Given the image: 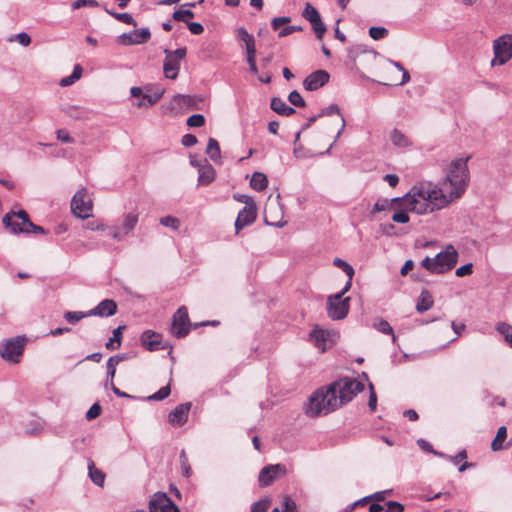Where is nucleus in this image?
<instances>
[{"instance_id": "obj_1", "label": "nucleus", "mask_w": 512, "mask_h": 512, "mask_svg": "<svg viewBox=\"0 0 512 512\" xmlns=\"http://www.w3.org/2000/svg\"><path fill=\"white\" fill-rule=\"evenodd\" d=\"M461 194H403L391 200H378L372 208V213L392 211L396 206L406 205L412 212L424 214L445 207L448 203L460 197Z\"/></svg>"}, {"instance_id": "obj_2", "label": "nucleus", "mask_w": 512, "mask_h": 512, "mask_svg": "<svg viewBox=\"0 0 512 512\" xmlns=\"http://www.w3.org/2000/svg\"><path fill=\"white\" fill-rule=\"evenodd\" d=\"M339 408L335 391L329 386L316 390L305 405V413L309 417L326 415Z\"/></svg>"}, {"instance_id": "obj_3", "label": "nucleus", "mask_w": 512, "mask_h": 512, "mask_svg": "<svg viewBox=\"0 0 512 512\" xmlns=\"http://www.w3.org/2000/svg\"><path fill=\"white\" fill-rule=\"evenodd\" d=\"M458 252L451 244L439 252L435 257H425L421 265L429 272L434 274H443L455 267L458 261Z\"/></svg>"}, {"instance_id": "obj_4", "label": "nucleus", "mask_w": 512, "mask_h": 512, "mask_svg": "<svg viewBox=\"0 0 512 512\" xmlns=\"http://www.w3.org/2000/svg\"><path fill=\"white\" fill-rule=\"evenodd\" d=\"M330 387L335 391V396H337V400L339 401V407L350 402L364 389L363 383L350 377L341 378L330 384Z\"/></svg>"}, {"instance_id": "obj_5", "label": "nucleus", "mask_w": 512, "mask_h": 512, "mask_svg": "<svg viewBox=\"0 0 512 512\" xmlns=\"http://www.w3.org/2000/svg\"><path fill=\"white\" fill-rule=\"evenodd\" d=\"M466 159H456L451 162L447 173V181L451 185L450 192H464L467 188L469 172Z\"/></svg>"}, {"instance_id": "obj_6", "label": "nucleus", "mask_w": 512, "mask_h": 512, "mask_svg": "<svg viewBox=\"0 0 512 512\" xmlns=\"http://www.w3.org/2000/svg\"><path fill=\"white\" fill-rule=\"evenodd\" d=\"M350 290V282H346L344 287L334 295L327 298V314L333 320L344 319L349 312L350 297L343 296Z\"/></svg>"}, {"instance_id": "obj_7", "label": "nucleus", "mask_w": 512, "mask_h": 512, "mask_svg": "<svg viewBox=\"0 0 512 512\" xmlns=\"http://www.w3.org/2000/svg\"><path fill=\"white\" fill-rule=\"evenodd\" d=\"M234 199L244 203L245 206L238 213L235 229L238 233L244 227L252 224L257 217V207L254 199L248 194H234Z\"/></svg>"}, {"instance_id": "obj_8", "label": "nucleus", "mask_w": 512, "mask_h": 512, "mask_svg": "<svg viewBox=\"0 0 512 512\" xmlns=\"http://www.w3.org/2000/svg\"><path fill=\"white\" fill-rule=\"evenodd\" d=\"M25 336H17L0 344V356L7 362L17 364L24 351Z\"/></svg>"}, {"instance_id": "obj_9", "label": "nucleus", "mask_w": 512, "mask_h": 512, "mask_svg": "<svg viewBox=\"0 0 512 512\" xmlns=\"http://www.w3.org/2000/svg\"><path fill=\"white\" fill-rule=\"evenodd\" d=\"M494 58L491 65H504L512 58V34H504L493 41Z\"/></svg>"}, {"instance_id": "obj_10", "label": "nucleus", "mask_w": 512, "mask_h": 512, "mask_svg": "<svg viewBox=\"0 0 512 512\" xmlns=\"http://www.w3.org/2000/svg\"><path fill=\"white\" fill-rule=\"evenodd\" d=\"M165 59L163 63V71L164 75L168 79H176L180 70V62L183 60L187 54V49L185 47L178 48L174 51L169 49L164 50Z\"/></svg>"}, {"instance_id": "obj_11", "label": "nucleus", "mask_w": 512, "mask_h": 512, "mask_svg": "<svg viewBox=\"0 0 512 512\" xmlns=\"http://www.w3.org/2000/svg\"><path fill=\"white\" fill-rule=\"evenodd\" d=\"M3 224L7 228H10L11 232L15 234L20 232L29 233L27 226H33V223L29 220L28 214L24 210L7 213L3 218Z\"/></svg>"}, {"instance_id": "obj_12", "label": "nucleus", "mask_w": 512, "mask_h": 512, "mask_svg": "<svg viewBox=\"0 0 512 512\" xmlns=\"http://www.w3.org/2000/svg\"><path fill=\"white\" fill-rule=\"evenodd\" d=\"M71 211L74 216L87 219L93 215V200L90 194H74L71 200Z\"/></svg>"}, {"instance_id": "obj_13", "label": "nucleus", "mask_w": 512, "mask_h": 512, "mask_svg": "<svg viewBox=\"0 0 512 512\" xmlns=\"http://www.w3.org/2000/svg\"><path fill=\"white\" fill-rule=\"evenodd\" d=\"M190 331L188 311L185 306L180 307L173 316L171 333L177 338L185 337Z\"/></svg>"}, {"instance_id": "obj_14", "label": "nucleus", "mask_w": 512, "mask_h": 512, "mask_svg": "<svg viewBox=\"0 0 512 512\" xmlns=\"http://www.w3.org/2000/svg\"><path fill=\"white\" fill-rule=\"evenodd\" d=\"M150 512H180L170 498L162 492L153 495L149 502Z\"/></svg>"}, {"instance_id": "obj_15", "label": "nucleus", "mask_w": 512, "mask_h": 512, "mask_svg": "<svg viewBox=\"0 0 512 512\" xmlns=\"http://www.w3.org/2000/svg\"><path fill=\"white\" fill-rule=\"evenodd\" d=\"M286 468L282 464L268 465L261 469L258 481L261 486H269L275 479L284 475Z\"/></svg>"}, {"instance_id": "obj_16", "label": "nucleus", "mask_w": 512, "mask_h": 512, "mask_svg": "<svg viewBox=\"0 0 512 512\" xmlns=\"http://www.w3.org/2000/svg\"><path fill=\"white\" fill-rule=\"evenodd\" d=\"M150 37L151 33L148 28H140L129 33H123L118 39L121 44L136 45L146 43Z\"/></svg>"}, {"instance_id": "obj_17", "label": "nucleus", "mask_w": 512, "mask_h": 512, "mask_svg": "<svg viewBox=\"0 0 512 512\" xmlns=\"http://www.w3.org/2000/svg\"><path fill=\"white\" fill-rule=\"evenodd\" d=\"M141 344L149 351L164 350L167 345L163 343L162 336L152 330H146L141 334Z\"/></svg>"}, {"instance_id": "obj_18", "label": "nucleus", "mask_w": 512, "mask_h": 512, "mask_svg": "<svg viewBox=\"0 0 512 512\" xmlns=\"http://www.w3.org/2000/svg\"><path fill=\"white\" fill-rule=\"evenodd\" d=\"M330 75L325 70H317L308 75L303 81V86L307 91H315L324 86L329 81Z\"/></svg>"}, {"instance_id": "obj_19", "label": "nucleus", "mask_w": 512, "mask_h": 512, "mask_svg": "<svg viewBox=\"0 0 512 512\" xmlns=\"http://www.w3.org/2000/svg\"><path fill=\"white\" fill-rule=\"evenodd\" d=\"M191 408V403H182L175 407L174 410H172L169 413L168 420L169 423L172 426L180 427L184 425L188 420V414Z\"/></svg>"}, {"instance_id": "obj_20", "label": "nucleus", "mask_w": 512, "mask_h": 512, "mask_svg": "<svg viewBox=\"0 0 512 512\" xmlns=\"http://www.w3.org/2000/svg\"><path fill=\"white\" fill-rule=\"evenodd\" d=\"M117 305L111 299L101 301L96 307L88 311L90 316L109 317L116 313Z\"/></svg>"}, {"instance_id": "obj_21", "label": "nucleus", "mask_w": 512, "mask_h": 512, "mask_svg": "<svg viewBox=\"0 0 512 512\" xmlns=\"http://www.w3.org/2000/svg\"><path fill=\"white\" fill-rule=\"evenodd\" d=\"M237 37L240 41L244 42L247 57H255L256 47L253 35L249 34L244 27H240L237 29Z\"/></svg>"}, {"instance_id": "obj_22", "label": "nucleus", "mask_w": 512, "mask_h": 512, "mask_svg": "<svg viewBox=\"0 0 512 512\" xmlns=\"http://www.w3.org/2000/svg\"><path fill=\"white\" fill-rule=\"evenodd\" d=\"M198 184L201 186L210 184L215 179V169L206 159L203 160V165L198 171Z\"/></svg>"}, {"instance_id": "obj_23", "label": "nucleus", "mask_w": 512, "mask_h": 512, "mask_svg": "<svg viewBox=\"0 0 512 512\" xmlns=\"http://www.w3.org/2000/svg\"><path fill=\"white\" fill-rule=\"evenodd\" d=\"M330 333L324 329H314L310 333V339L321 351H325L326 342L329 340Z\"/></svg>"}, {"instance_id": "obj_24", "label": "nucleus", "mask_w": 512, "mask_h": 512, "mask_svg": "<svg viewBox=\"0 0 512 512\" xmlns=\"http://www.w3.org/2000/svg\"><path fill=\"white\" fill-rule=\"evenodd\" d=\"M270 106L274 112L282 116H290L296 112L293 107L288 106L286 102L279 97L272 98Z\"/></svg>"}, {"instance_id": "obj_25", "label": "nucleus", "mask_w": 512, "mask_h": 512, "mask_svg": "<svg viewBox=\"0 0 512 512\" xmlns=\"http://www.w3.org/2000/svg\"><path fill=\"white\" fill-rule=\"evenodd\" d=\"M433 298L429 291L423 290L420 293V296L418 298L417 304H416V310L419 313H423L427 310H429L433 306Z\"/></svg>"}, {"instance_id": "obj_26", "label": "nucleus", "mask_w": 512, "mask_h": 512, "mask_svg": "<svg viewBox=\"0 0 512 512\" xmlns=\"http://www.w3.org/2000/svg\"><path fill=\"white\" fill-rule=\"evenodd\" d=\"M88 475L91 481L97 486H103L105 481V474L98 468L92 460L88 461Z\"/></svg>"}, {"instance_id": "obj_27", "label": "nucleus", "mask_w": 512, "mask_h": 512, "mask_svg": "<svg viewBox=\"0 0 512 512\" xmlns=\"http://www.w3.org/2000/svg\"><path fill=\"white\" fill-rule=\"evenodd\" d=\"M206 153L210 157V159L215 163H220L221 160V150L219 143L214 138H209Z\"/></svg>"}, {"instance_id": "obj_28", "label": "nucleus", "mask_w": 512, "mask_h": 512, "mask_svg": "<svg viewBox=\"0 0 512 512\" xmlns=\"http://www.w3.org/2000/svg\"><path fill=\"white\" fill-rule=\"evenodd\" d=\"M268 185L267 176L261 172H255L252 174L250 179V187L256 191H262L266 189Z\"/></svg>"}, {"instance_id": "obj_29", "label": "nucleus", "mask_w": 512, "mask_h": 512, "mask_svg": "<svg viewBox=\"0 0 512 512\" xmlns=\"http://www.w3.org/2000/svg\"><path fill=\"white\" fill-rule=\"evenodd\" d=\"M127 357L125 355H115V356H112L108 359L107 363H106V368H107V378L112 381L115 377V374H116V366L124 361Z\"/></svg>"}, {"instance_id": "obj_30", "label": "nucleus", "mask_w": 512, "mask_h": 512, "mask_svg": "<svg viewBox=\"0 0 512 512\" xmlns=\"http://www.w3.org/2000/svg\"><path fill=\"white\" fill-rule=\"evenodd\" d=\"M496 331L503 336L506 344L512 348V326L505 322H499L495 327Z\"/></svg>"}, {"instance_id": "obj_31", "label": "nucleus", "mask_w": 512, "mask_h": 512, "mask_svg": "<svg viewBox=\"0 0 512 512\" xmlns=\"http://www.w3.org/2000/svg\"><path fill=\"white\" fill-rule=\"evenodd\" d=\"M390 140L396 147L405 148L410 146V140L398 129H394L390 134Z\"/></svg>"}, {"instance_id": "obj_32", "label": "nucleus", "mask_w": 512, "mask_h": 512, "mask_svg": "<svg viewBox=\"0 0 512 512\" xmlns=\"http://www.w3.org/2000/svg\"><path fill=\"white\" fill-rule=\"evenodd\" d=\"M332 114H338L341 116V128L340 130L338 131L337 135H336V139L340 137L341 133L344 131L345 129V119L343 117V115L341 114L340 112V108L338 107V105L336 104H331L329 105L328 107H325L324 109H322V111L318 114V116L322 117V116H325V115H332Z\"/></svg>"}, {"instance_id": "obj_33", "label": "nucleus", "mask_w": 512, "mask_h": 512, "mask_svg": "<svg viewBox=\"0 0 512 512\" xmlns=\"http://www.w3.org/2000/svg\"><path fill=\"white\" fill-rule=\"evenodd\" d=\"M394 213L392 215V220L397 223H407L409 222V216L408 211H411L409 209V206L402 205V206H396L395 209H393Z\"/></svg>"}, {"instance_id": "obj_34", "label": "nucleus", "mask_w": 512, "mask_h": 512, "mask_svg": "<svg viewBox=\"0 0 512 512\" xmlns=\"http://www.w3.org/2000/svg\"><path fill=\"white\" fill-rule=\"evenodd\" d=\"M164 90H156L152 94H144L143 99L146 100V103L143 101H138L136 103V106L138 108L144 107V106H152L156 104L163 96Z\"/></svg>"}, {"instance_id": "obj_35", "label": "nucleus", "mask_w": 512, "mask_h": 512, "mask_svg": "<svg viewBox=\"0 0 512 512\" xmlns=\"http://www.w3.org/2000/svg\"><path fill=\"white\" fill-rule=\"evenodd\" d=\"M507 437V429L505 426L499 427L497 434L494 440L491 443V448L493 451H500L504 448L503 442Z\"/></svg>"}, {"instance_id": "obj_36", "label": "nucleus", "mask_w": 512, "mask_h": 512, "mask_svg": "<svg viewBox=\"0 0 512 512\" xmlns=\"http://www.w3.org/2000/svg\"><path fill=\"white\" fill-rule=\"evenodd\" d=\"M82 72H83V69H82L81 65L76 64L74 66L72 74L67 76V77H64V78H62L60 80V85L62 87H66V86L72 85L75 81L80 79V77L82 75Z\"/></svg>"}, {"instance_id": "obj_37", "label": "nucleus", "mask_w": 512, "mask_h": 512, "mask_svg": "<svg viewBox=\"0 0 512 512\" xmlns=\"http://www.w3.org/2000/svg\"><path fill=\"white\" fill-rule=\"evenodd\" d=\"M122 329H124V326H119L113 330V337H111L105 345L108 350H115L120 347L122 340Z\"/></svg>"}, {"instance_id": "obj_38", "label": "nucleus", "mask_w": 512, "mask_h": 512, "mask_svg": "<svg viewBox=\"0 0 512 512\" xmlns=\"http://www.w3.org/2000/svg\"><path fill=\"white\" fill-rule=\"evenodd\" d=\"M138 222V215L134 213H128L126 214L122 226L120 227L122 230H124V234L130 233L134 227L136 226Z\"/></svg>"}, {"instance_id": "obj_39", "label": "nucleus", "mask_w": 512, "mask_h": 512, "mask_svg": "<svg viewBox=\"0 0 512 512\" xmlns=\"http://www.w3.org/2000/svg\"><path fill=\"white\" fill-rule=\"evenodd\" d=\"M374 328L379 332L392 336L393 343L396 342V336L393 332L391 325L384 319H380L373 324Z\"/></svg>"}, {"instance_id": "obj_40", "label": "nucleus", "mask_w": 512, "mask_h": 512, "mask_svg": "<svg viewBox=\"0 0 512 512\" xmlns=\"http://www.w3.org/2000/svg\"><path fill=\"white\" fill-rule=\"evenodd\" d=\"M333 264L335 266H337L338 268L342 269L343 272L348 276V280L347 282H350V286L352 285V279H353V276H354V269L353 267L347 263L346 261L340 259V258H335L334 261H333Z\"/></svg>"}, {"instance_id": "obj_41", "label": "nucleus", "mask_w": 512, "mask_h": 512, "mask_svg": "<svg viewBox=\"0 0 512 512\" xmlns=\"http://www.w3.org/2000/svg\"><path fill=\"white\" fill-rule=\"evenodd\" d=\"M409 192H443L442 188L438 187L437 184L421 182L418 185H414Z\"/></svg>"}, {"instance_id": "obj_42", "label": "nucleus", "mask_w": 512, "mask_h": 512, "mask_svg": "<svg viewBox=\"0 0 512 512\" xmlns=\"http://www.w3.org/2000/svg\"><path fill=\"white\" fill-rule=\"evenodd\" d=\"M194 17V12L191 9H180L173 13L172 18L175 21L188 23L189 19Z\"/></svg>"}, {"instance_id": "obj_43", "label": "nucleus", "mask_w": 512, "mask_h": 512, "mask_svg": "<svg viewBox=\"0 0 512 512\" xmlns=\"http://www.w3.org/2000/svg\"><path fill=\"white\" fill-rule=\"evenodd\" d=\"M302 17L305 18L307 21H315L316 19L320 18V14L318 10L311 5L310 3H306L304 10L302 11Z\"/></svg>"}, {"instance_id": "obj_44", "label": "nucleus", "mask_w": 512, "mask_h": 512, "mask_svg": "<svg viewBox=\"0 0 512 512\" xmlns=\"http://www.w3.org/2000/svg\"><path fill=\"white\" fill-rule=\"evenodd\" d=\"M312 25V29L317 37V39L321 40L327 30L325 24L323 23L321 17L316 19L315 21L310 22Z\"/></svg>"}, {"instance_id": "obj_45", "label": "nucleus", "mask_w": 512, "mask_h": 512, "mask_svg": "<svg viewBox=\"0 0 512 512\" xmlns=\"http://www.w3.org/2000/svg\"><path fill=\"white\" fill-rule=\"evenodd\" d=\"M107 13H109L111 16H113L115 19H117L120 22H123L128 25L136 26V22L133 19L132 15L129 13H117L110 10H106Z\"/></svg>"}, {"instance_id": "obj_46", "label": "nucleus", "mask_w": 512, "mask_h": 512, "mask_svg": "<svg viewBox=\"0 0 512 512\" xmlns=\"http://www.w3.org/2000/svg\"><path fill=\"white\" fill-rule=\"evenodd\" d=\"M89 316L90 315H88V312L84 313V312H76V311H67L64 314L65 320L71 324H75L78 321H80L81 319H83L85 317H89Z\"/></svg>"}, {"instance_id": "obj_47", "label": "nucleus", "mask_w": 512, "mask_h": 512, "mask_svg": "<svg viewBox=\"0 0 512 512\" xmlns=\"http://www.w3.org/2000/svg\"><path fill=\"white\" fill-rule=\"evenodd\" d=\"M160 224L169 227L173 230H178L180 227V220L174 216H164L160 218Z\"/></svg>"}, {"instance_id": "obj_48", "label": "nucleus", "mask_w": 512, "mask_h": 512, "mask_svg": "<svg viewBox=\"0 0 512 512\" xmlns=\"http://www.w3.org/2000/svg\"><path fill=\"white\" fill-rule=\"evenodd\" d=\"M171 389L169 385L161 387L156 393L147 397L150 401H160L170 395Z\"/></svg>"}, {"instance_id": "obj_49", "label": "nucleus", "mask_w": 512, "mask_h": 512, "mask_svg": "<svg viewBox=\"0 0 512 512\" xmlns=\"http://www.w3.org/2000/svg\"><path fill=\"white\" fill-rule=\"evenodd\" d=\"M288 100L292 105L296 107H304L306 105L305 100L297 90H293L289 93Z\"/></svg>"}, {"instance_id": "obj_50", "label": "nucleus", "mask_w": 512, "mask_h": 512, "mask_svg": "<svg viewBox=\"0 0 512 512\" xmlns=\"http://www.w3.org/2000/svg\"><path fill=\"white\" fill-rule=\"evenodd\" d=\"M388 30L384 27H371L369 29V36L374 40H380L386 37Z\"/></svg>"}, {"instance_id": "obj_51", "label": "nucleus", "mask_w": 512, "mask_h": 512, "mask_svg": "<svg viewBox=\"0 0 512 512\" xmlns=\"http://www.w3.org/2000/svg\"><path fill=\"white\" fill-rule=\"evenodd\" d=\"M180 464H181V469H182V474L185 476V477H190L191 475V467L189 465V462H188V458L186 456V453L184 450H182L180 452Z\"/></svg>"}, {"instance_id": "obj_52", "label": "nucleus", "mask_w": 512, "mask_h": 512, "mask_svg": "<svg viewBox=\"0 0 512 512\" xmlns=\"http://www.w3.org/2000/svg\"><path fill=\"white\" fill-rule=\"evenodd\" d=\"M189 127H202L205 124V118L202 114H193L187 119Z\"/></svg>"}, {"instance_id": "obj_53", "label": "nucleus", "mask_w": 512, "mask_h": 512, "mask_svg": "<svg viewBox=\"0 0 512 512\" xmlns=\"http://www.w3.org/2000/svg\"><path fill=\"white\" fill-rule=\"evenodd\" d=\"M189 102H190V97L189 96L177 94V95H175L172 98V101H171L172 107H171V109H174L176 107L181 108V107L187 105Z\"/></svg>"}, {"instance_id": "obj_54", "label": "nucleus", "mask_w": 512, "mask_h": 512, "mask_svg": "<svg viewBox=\"0 0 512 512\" xmlns=\"http://www.w3.org/2000/svg\"><path fill=\"white\" fill-rule=\"evenodd\" d=\"M291 21L290 17L283 16V17H275L271 21V26L273 30L277 31L280 29L281 26L288 24Z\"/></svg>"}, {"instance_id": "obj_55", "label": "nucleus", "mask_w": 512, "mask_h": 512, "mask_svg": "<svg viewBox=\"0 0 512 512\" xmlns=\"http://www.w3.org/2000/svg\"><path fill=\"white\" fill-rule=\"evenodd\" d=\"M473 273V264L467 263L456 269L455 274L457 277H464Z\"/></svg>"}, {"instance_id": "obj_56", "label": "nucleus", "mask_w": 512, "mask_h": 512, "mask_svg": "<svg viewBox=\"0 0 512 512\" xmlns=\"http://www.w3.org/2000/svg\"><path fill=\"white\" fill-rule=\"evenodd\" d=\"M101 414V406L98 403H94L86 413L88 420H93Z\"/></svg>"}, {"instance_id": "obj_57", "label": "nucleus", "mask_w": 512, "mask_h": 512, "mask_svg": "<svg viewBox=\"0 0 512 512\" xmlns=\"http://www.w3.org/2000/svg\"><path fill=\"white\" fill-rule=\"evenodd\" d=\"M417 444H418V446H419L423 451H426V452H429V453H433L434 455H437V456H442V454H441V453L436 452V451L433 449L432 445H431L429 442H427L426 440H424V439H418V440H417Z\"/></svg>"}, {"instance_id": "obj_58", "label": "nucleus", "mask_w": 512, "mask_h": 512, "mask_svg": "<svg viewBox=\"0 0 512 512\" xmlns=\"http://www.w3.org/2000/svg\"><path fill=\"white\" fill-rule=\"evenodd\" d=\"M269 507V500H260L251 507V512H266Z\"/></svg>"}, {"instance_id": "obj_59", "label": "nucleus", "mask_w": 512, "mask_h": 512, "mask_svg": "<svg viewBox=\"0 0 512 512\" xmlns=\"http://www.w3.org/2000/svg\"><path fill=\"white\" fill-rule=\"evenodd\" d=\"M84 6L97 7L98 3L96 0H76L72 3L73 9H79Z\"/></svg>"}, {"instance_id": "obj_60", "label": "nucleus", "mask_w": 512, "mask_h": 512, "mask_svg": "<svg viewBox=\"0 0 512 512\" xmlns=\"http://www.w3.org/2000/svg\"><path fill=\"white\" fill-rule=\"evenodd\" d=\"M187 26H188L189 31L194 35H200L204 31L203 25L198 22H188Z\"/></svg>"}, {"instance_id": "obj_61", "label": "nucleus", "mask_w": 512, "mask_h": 512, "mask_svg": "<svg viewBox=\"0 0 512 512\" xmlns=\"http://www.w3.org/2000/svg\"><path fill=\"white\" fill-rule=\"evenodd\" d=\"M369 390H370V395H369V400H368V406L372 411H374L377 406V396L374 391V387L371 383H369Z\"/></svg>"}, {"instance_id": "obj_62", "label": "nucleus", "mask_w": 512, "mask_h": 512, "mask_svg": "<svg viewBox=\"0 0 512 512\" xmlns=\"http://www.w3.org/2000/svg\"><path fill=\"white\" fill-rule=\"evenodd\" d=\"M386 505H387L386 512H403L404 511V506L399 502L388 501L386 503Z\"/></svg>"}, {"instance_id": "obj_63", "label": "nucleus", "mask_w": 512, "mask_h": 512, "mask_svg": "<svg viewBox=\"0 0 512 512\" xmlns=\"http://www.w3.org/2000/svg\"><path fill=\"white\" fill-rule=\"evenodd\" d=\"M284 512L297 511L296 503L288 496L283 499Z\"/></svg>"}, {"instance_id": "obj_64", "label": "nucleus", "mask_w": 512, "mask_h": 512, "mask_svg": "<svg viewBox=\"0 0 512 512\" xmlns=\"http://www.w3.org/2000/svg\"><path fill=\"white\" fill-rule=\"evenodd\" d=\"M181 143L185 147H192L197 143V138L193 134H185L181 139Z\"/></svg>"}]
</instances>
